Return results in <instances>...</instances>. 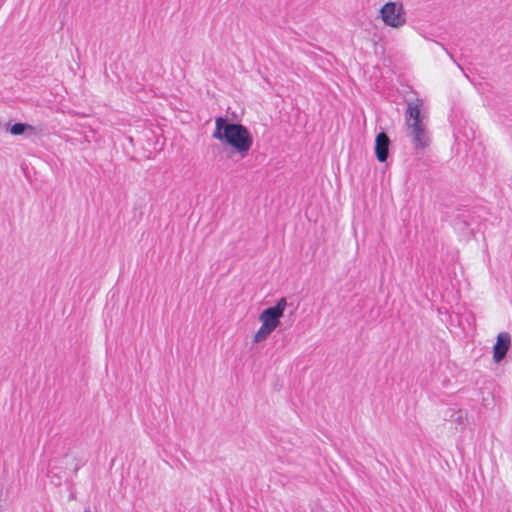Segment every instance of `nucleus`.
I'll list each match as a JSON object with an SVG mask.
<instances>
[{"mask_svg": "<svg viewBox=\"0 0 512 512\" xmlns=\"http://www.w3.org/2000/svg\"><path fill=\"white\" fill-rule=\"evenodd\" d=\"M390 139L385 132H381L375 139V154L379 162H385L388 158Z\"/></svg>", "mask_w": 512, "mask_h": 512, "instance_id": "obj_6", "label": "nucleus"}, {"mask_svg": "<svg viewBox=\"0 0 512 512\" xmlns=\"http://www.w3.org/2000/svg\"><path fill=\"white\" fill-rule=\"evenodd\" d=\"M511 346V337L507 332L499 333L493 347V360L499 363L506 356Z\"/></svg>", "mask_w": 512, "mask_h": 512, "instance_id": "obj_5", "label": "nucleus"}, {"mask_svg": "<svg viewBox=\"0 0 512 512\" xmlns=\"http://www.w3.org/2000/svg\"><path fill=\"white\" fill-rule=\"evenodd\" d=\"M212 137L231 146L241 157H245L253 145L252 135L245 126L229 123L223 117L215 119Z\"/></svg>", "mask_w": 512, "mask_h": 512, "instance_id": "obj_1", "label": "nucleus"}, {"mask_svg": "<svg viewBox=\"0 0 512 512\" xmlns=\"http://www.w3.org/2000/svg\"><path fill=\"white\" fill-rule=\"evenodd\" d=\"M84 512H90L89 510H85Z\"/></svg>", "mask_w": 512, "mask_h": 512, "instance_id": "obj_8", "label": "nucleus"}, {"mask_svg": "<svg viewBox=\"0 0 512 512\" xmlns=\"http://www.w3.org/2000/svg\"><path fill=\"white\" fill-rule=\"evenodd\" d=\"M379 17L386 26L393 29H399L406 24V12L400 2L385 3L380 8Z\"/></svg>", "mask_w": 512, "mask_h": 512, "instance_id": "obj_4", "label": "nucleus"}, {"mask_svg": "<svg viewBox=\"0 0 512 512\" xmlns=\"http://www.w3.org/2000/svg\"><path fill=\"white\" fill-rule=\"evenodd\" d=\"M9 131L12 135H22L26 132H29V134L32 135L34 134L35 129L29 124L15 123L10 127Z\"/></svg>", "mask_w": 512, "mask_h": 512, "instance_id": "obj_7", "label": "nucleus"}, {"mask_svg": "<svg viewBox=\"0 0 512 512\" xmlns=\"http://www.w3.org/2000/svg\"><path fill=\"white\" fill-rule=\"evenodd\" d=\"M287 308V300L282 297L276 303V305L272 307H268L264 309L259 314V321L261 322V327L254 334L253 341L255 343H260L265 341L271 333L279 326L280 319L284 315V311Z\"/></svg>", "mask_w": 512, "mask_h": 512, "instance_id": "obj_3", "label": "nucleus"}, {"mask_svg": "<svg viewBox=\"0 0 512 512\" xmlns=\"http://www.w3.org/2000/svg\"><path fill=\"white\" fill-rule=\"evenodd\" d=\"M423 106L422 99L409 101L405 113L406 134L417 151L426 149L431 141Z\"/></svg>", "mask_w": 512, "mask_h": 512, "instance_id": "obj_2", "label": "nucleus"}]
</instances>
